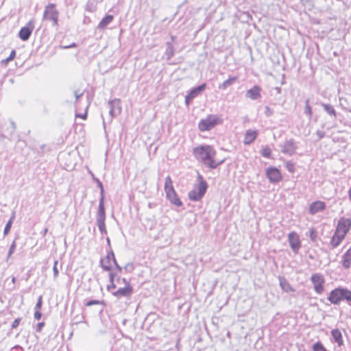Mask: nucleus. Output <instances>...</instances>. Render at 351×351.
Wrapping results in <instances>:
<instances>
[{
    "label": "nucleus",
    "mask_w": 351,
    "mask_h": 351,
    "mask_svg": "<svg viewBox=\"0 0 351 351\" xmlns=\"http://www.w3.org/2000/svg\"><path fill=\"white\" fill-rule=\"evenodd\" d=\"M12 254H10V252H8V258H9L11 256H12Z\"/></svg>",
    "instance_id": "69168bd1"
},
{
    "label": "nucleus",
    "mask_w": 351,
    "mask_h": 351,
    "mask_svg": "<svg viewBox=\"0 0 351 351\" xmlns=\"http://www.w3.org/2000/svg\"><path fill=\"white\" fill-rule=\"evenodd\" d=\"M15 249H16V243H15V241H14L12 242V243L11 244V245L10 246L8 252H10V254H13L15 251Z\"/></svg>",
    "instance_id": "de8ad7c7"
},
{
    "label": "nucleus",
    "mask_w": 351,
    "mask_h": 351,
    "mask_svg": "<svg viewBox=\"0 0 351 351\" xmlns=\"http://www.w3.org/2000/svg\"><path fill=\"white\" fill-rule=\"evenodd\" d=\"M258 134V131L256 130H247L243 140L244 144L250 145L251 143H252L256 140Z\"/></svg>",
    "instance_id": "6ab92c4d"
},
{
    "label": "nucleus",
    "mask_w": 351,
    "mask_h": 351,
    "mask_svg": "<svg viewBox=\"0 0 351 351\" xmlns=\"http://www.w3.org/2000/svg\"><path fill=\"white\" fill-rule=\"evenodd\" d=\"M219 123V118L216 115L210 114L199 121L198 128L201 132L209 131Z\"/></svg>",
    "instance_id": "39448f33"
},
{
    "label": "nucleus",
    "mask_w": 351,
    "mask_h": 351,
    "mask_svg": "<svg viewBox=\"0 0 351 351\" xmlns=\"http://www.w3.org/2000/svg\"><path fill=\"white\" fill-rule=\"evenodd\" d=\"M108 106L110 108L109 114L110 115V119L119 114L121 112V100L119 99H114L108 101Z\"/></svg>",
    "instance_id": "ddd939ff"
},
{
    "label": "nucleus",
    "mask_w": 351,
    "mask_h": 351,
    "mask_svg": "<svg viewBox=\"0 0 351 351\" xmlns=\"http://www.w3.org/2000/svg\"><path fill=\"white\" fill-rule=\"evenodd\" d=\"M237 79L238 77L236 76L230 77L228 80H225L222 84L219 85V89H227V88L232 86L237 80Z\"/></svg>",
    "instance_id": "bb28decb"
},
{
    "label": "nucleus",
    "mask_w": 351,
    "mask_h": 351,
    "mask_svg": "<svg viewBox=\"0 0 351 351\" xmlns=\"http://www.w3.org/2000/svg\"><path fill=\"white\" fill-rule=\"evenodd\" d=\"M206 84L203 83L199 86L192 88L189 92V95L193 98L195 99L196 97L199 95L202 92H204L206 88Z\"/></svg>",
    "instance_id": "412c9836"
},
{
    "label": "nucleus",
    "mask_w": 351,
    "mask_h": 351,
    "mask_svg": "<svg viewBox=\"0 0 351 351\" xmlns=\"http://www.w3.org/2000/svg\"><path fill=\"white\" fill-rule=\"evenodd\" d=\"M114 16L111 14L106 15L99 23L97 28L99 29H105L113 20Z\"/></svg>",
    "instance_id": "393cba45"
},
{
    "label": "nucleus",
    "mask_w": 351,
    "mask_h": 351,
    "mask_svg": "<svg viewBox=\"0 0 351 351\" xmlns=\"http://www.w3.org/2000/svg\"><path fill=\"white\" fill-rule=\"evenodd\" d=\"M14 218V216L13 215L11 217V218L9 219V221L7 222V223L5 224V228L3 230L4 235H7L9 233V232L10 231Z\"/></svg>",
    "instance_id": "2f4dec72"
},
{
    "label": "nucleus",
    "mask_w": 351,
    "mask_h": 351,
    "mask_svg": "<svg viewBox=\"0 0 351 351\" xmlns=\"http://www.w3.org/2000/svg\"><path fill=\"white\" fill-rule=\"evenodd\" d=\"M193 98L189 95L187 94L186 96H185V104L186 106H189L190 105V104L191 103V101H193Z\"/></svg>",
    "instance_id": "37998d69"
},
{
    "label": "nucleus",
    "mask_w": 351,
    "mask_h": 351,
    "mask_svg": "<svg viewBox=\"0 0 351 351\" xmlns=\"http://www.w3.org/2000/svg\"><path fill=\"white\" fill-rule=\"evenodd\" d=\"M193 154L198 161L210 169L217 168L224 162V160L218 162L215 160L217 152L213 147L209 145H201L193 148Z\"/></svg>",
    "instance_id": "f257e3e1"
},
{
    "label": "nucleus",
    "mask_w": 351,
    "mask_h": 351,
    "mask_svg": "<svg viewBox=\"0 0 351 351\" xmlns=\"http://www.w3.org/2000/svg\"><path fill=\"white\" fill-rule=\"evenodd\" d=\"M117 276V271H112V270L109 273V281L114 282L115 278Z\"/></svg>",
    "instance_id": "ea45409f"
},
{
    "label": "nucleus",
    "mask_w": 351,
    "mask_h": 351,
    "mask_svg": "<svg viewBox=\"0 0 351 351\" xmlns=\"http://www.w3.org/2000/svg\"><path fill=\"white\" fill-rule=\"evenodd\" d=\"M197 180L199 181L198 183H201L202 182H206L204 180L203 176L199 173L197 174Z\"/></svg>",
    "instance_id": "603ef678"
},
{
    "label": "nucleus",
    "mask_w": 351,
    "mask_h": 351,
    "mask_svg": "<svg viewBox=\"0 0 351 351\" xmlns=\"http://www.w3.org/2000/svg\"><path fill=\"white\" fill-rule=\"evenodd\" d=\"M113 262V264L114 265V267H117V265H119L116 258H115V256H114V258L112 259V261Z\"/></svg>",
    "instance_id": "bf43d9fd"
},
{
    "label": "nucleus",
    "mask_w": 351,
    "mask_h": 351,
    "mask_svg": "<svg viewBox=\"0 0 351 351\" xmlns=\"http://www.w3.org/2000/svg\"><path fill=\"white\" fill-rule=\"evenodd\" d=\"M304 113L308 117L309 119H311L313 111L311 107L309 105L308 99H306L305 101Z\"/></svg>",
    "instance_id": "7c9ffc66"
},
{
    "label": "nucleus",
    "mask_w": 351,
    "mask_h": 351,
    "mask_svg": "<svg viewBox=\"0 0 351 351\" xmlns=\"http://www.w3.org/2000/svg\"><path fill=\"white\" fill-rule=\"evenodd\" d=\"M117 285L114 283V282L110 281V284L107 285V290L108 291H111L112 289H116Z\"/></svg>",
    "instance_id": "c03bdc74"
},
{
    "label": "nucleus",
    "mask_w": 351,
    "mask_h": 351,
    "mask_svg": "<svg viewBox=\"0 0 351 351\" xmlns=\"http://www.w3.org/2000/svg\"><path fill=\"white\" fill-rule=\"evenodd\" d=\"M285 167H286L287 169L289 172H291V173H293L294 172V171H295V165H294V163L292 161H287L286 162Z\"/></svg>",
    "instance_id": "f704fd0d"
},
{
    "label": "nucleus",
    "mask_w": 351,
    "mask_h": 351,
    "mask_svg": "<svg viewBox=\"0 0 351 351\" xmlns=\"http://www.w3.org/2000/svg\"><path fill=\"white\" fill-rule=\"evenodd\" d=\"M117 278V282H119V281H120V280H121V277H120L119 276H118V275H117V278Z\"/></svg>",
    "instance_id": "e2e57ef3"
},
{
    "label": "nucleus",
    "mask_w": 351,
    "mask_h": 351,
    "mask_svg": "<svg viewBox=\"0 0 351 351\" xmlns=\"http://www.w3.org/2000/svg\"><path fill=\"white\" fill-rule=\"evenodd\" d=\"M94 182L97 184V186L99 188L100 190V198H99V204H104V188L103 186L102 182L98 179V178H94Z\"/></svg>",
    "instance_id": "cd10ccee"
},
{
    "label": "nucleus",
    "mask_w": 351,
    "mask_h": 351,
    "mask_svg": "<svg viewBox=\"0 0 351 351\" xmlns=\"http://www.w3.org/2000/svg\"><path fill=\"white\" fill-rule=\"evenodd\" d=\"M134 292L132 285H128L127 287L119 288L117 291L112 293V295L117 298H130Z\"/></svg>",
    "instance_id": "4468645a"
},
{
    "label": "nucleus",
    "mask_w": 351,
    "mask_h": 351,
    "mask_svg": "<svg viewBox=\"0 0 351 351\" xmlns=\"http://www.w3.org/2000/svg\"><path fill=\"white\" fill-rule=\"evenodd\" d=\"M101 304H104V302L98 300H89L86 301L84 304L86 306H91L93 305H97Z\"/></svg>",
    "instance_id": "72a5a7b5"
},
{
    "label": "nucleus",
    "mask_w": 351,
    "mask_h": 351,
    "mask_svg": "<svg viewBox=\"0 0 351 351\" xmlns=\"http://www.w3.org/2000/svg\"><path fill=\"white\" fill-rule=\"evenodd\" d=\"M341 264L344 269L350 268L351 265V245L343 255Z\"/></svg>",
    "instance_id": "4be33fe9"
},
{
    "label": "nucleus",
    "mask_w": 351,
    "mask_h": 351,
    "mask_svg": "<svg viewBox=\"0 0 351 351\" xmlns=\"http://www.w3.org/2000/svg\"><path fill=\"white\" fill-rule=\"evenodd\" d=\"M167 60H170L174 56V47L171 42H167L166 43V50L165 52Z\"/></svg>",
    "instance_id": "c85d7f7f"
},
{
    "label": "nucleus",
    "mask_w": 351,
    "mask_h": 351,
    "mask_svg": "<svg viewBox=\"0 0 351 351\" xmlns=\"http://www.w3.org/2000/svg\"><path fill=\"white\" fill-rule=\"evenodd\" d=\"M43 304V298L40 295L35 306V310H40Z\"/></svg>",
    "instance_id": "58836bf2"
},
{
    "label": "nucleus",
    "mask_w": 351,
    "mask_h": 351,
    "mask_svg": "<svg viewBox=\"0 0 351 351\" xmlns=\"http://www.w3.org/2000/svg\"><path fill=\"white\" fill-rule=\"evenodd\" d=\"M12 282L14 284L16 282V278L14 276L12 277Z\"/></svg>",
    "instance_id": "680f3d73"
},
{
    "label": "nucleus",
    "mask_w": 351,
    "mask_h": 351,
    "mask_svg": "<svg viewBox=\"0 0 351 351\" xmlns=\"http://www.w3.org/2000/svg\"><path fill=\"white\" fill-rule=\"evenodd\" d=\"M74 95H75L76 101H77L78 99L80 98L82 96L83 93H79L78 91H75L74 92Z\"/></svg>",
    "instance_id": "8fccbe9b"
},
{
    "label": "nucleus",
    "mask_w": 351,
    "mask_h": 351,
    "mask_svg": "<svg viewBox=\"0 0 351 351\" xmlns=\"http://www.w3.org/2000/svg\"><path fill=\"white\" fill-rule=\"evenodd\" d=\"M47 228L44 229V230L42 232L43 235L45 236L47 234Z\"/></svg>",
    "instance_id": "052dcab7"
},
{
    "label": "nucleus",
    "mask_w": 351,
    "mask_h": 351,
    "mask_svg": "<svg viewBox=\"0 0 351 351\" xmlns=\"http://www.w3.org/2000/svg\"><path fill=\"white\" fill-rule=\"evenodd\" d=\"M91 175H92V177H93V180H94V178H96L95 177V176L93 173H91Z\"/></svg>",
    "instance_id": "774afa93"
},
{
    "label": "nucleus",
    "mask_w": 351,
    "mask_h": 351,
    "mask_svg": "<svg viewBox=\"0 0 351 351\" xmlns=\"http://www.w3.org/2000/svg\"><path fill=\"white\" fill-rule=\"evenodd\" d=\"M208 186L206 182H202L196 184L194 189L189 191L188 194L189 199L194 202L201 200L206 193Z\"/></svg>",
    "instance_id": "20e7f679"
},
{
    "label": "nucleus",
    "mask_w": 351,
    "mask_h": 351,
    "mask_svg": "<svg viewBox=\"0 0 351 351\" xmlns=\"http://www.w3.org/2000/svg\"><path fill=\"white\" fill-rule=\"evenodd\" d=\"M327 300L332 304L338 305L342 300L351 302V291L346 288L339 287L332 290L327 297Z\"/></svg>",
    "instance_id": "f03ea898"
},
{
    "label": "nucleus",
    "mask_w": 351,
    "mask_h": 351,
    "mask_svg": "<svg viewBox=\"0 0 351 351\" xmlns=\"http://www.w3.org/2000/svg\"><path fill=\"white\" fill-rule=\"evenodd\" d=\"M279 282L281 289L284 291L288 293L294 291L289 282L285 278L279 277Z\"/></svg>",
    "instance_id": "a878e982"
},
{
    "label": "nucleus",
    "mask_w": 351,
    "mask_h": 351,
    "mask_svg": "<svg viewBox=\"0 0 351 351\" xmlns=\"http://www.w3.org/2000/svg\"><path fill=\"white\" fill-rule=\"evenodd\" d=\"M106 210L104 204H99L98 210L96 216V223L101 234H107L105 224Z\"/></svg>",
    "instance_id": "0eeeda50"
},
{
    "label": "nucleus",
    "mask_w": 351,
    "mask_h": 351,
    "mask_svg": "<svg viewBox=\"0 0 351 351\" xmlns=\"http://www.w3.org/2000/svg\"><path fill=\"white\" fill-rule=\"evenodd\" d=\"M44 326H45V323L44 322H39V323H38L37 326H36V331L37 332H40Z\"/></svg>",
    "instance_id": "09e8293b"
},
{
    "label": "nucleus",
    "mask_w": 351,
    "mask_h": 351,
    "mask_svg": "<svg viewBox=\"0 0 351 351\" xmlns=\"http://www.w3.org/2000/svg\"><path fill=\"white\" fill-rule=\"evenodd\" d=\"M261 88L258 85H255L246 92L245 97L252 100H256L261 96Z\"/></svg>",
    "instance_id": "a211bd4d"
},
{
    "label": "nucleus",
    "mask_w": 351,
    "mask_h": 351,
    "mask_svg": "<svg viewBox=\"0 0 351 351\" xmlns=\"http://www.w3.org/2000/svg\"><path fill=\"white\" fill-rule=\"evenodd\" d=\"M316 134L318 137V139L320 140L325 136L326 133H325V132H324L322 130H317L316 132Z\"/></svg>",
    "instance_id": "a18cd8bd"
},
{
    "label": "nucleus",
    "mask_w": 351,
    "mask_h": 351,
    "mask_svg": "<svg viewBox=\"0 0 351 351\" xmlns=\"http://www.w3.org/2000/svg\"><path fill=\"white\" fill-rule=\"evenodd\" d=\"M351 228V219L341 217L337 223L335 231L346 236Z\"/></svg>",
    "instance_id": "9b49d317"
},
{
    "label": "nucleus",
    "mask_w": 351,
    "mask_h": 351,
    "mask_svg": "<svg viewBox=\"0 0 351 351\" xmlns=\"http://www.w3.org/2000/svg\"><path fill=\"white\" fill-rule=\"evenodd\" d=\"M41 317H42V313L40 312V310H35L34 318L36 320H39V319H40Z\"/></svg>",
    "instance_id": "49530a36"
},
{
    "label": "nucleus",
    "mask_w": 351,
    "mask_h": 351,
    "mask_svg": "<svg viewBox=\"0 0 351 351\" xmlns=\"http://www.w3.org/2000/svg\"><path fill=\"white\" fill-rule=\"evenodd\" d=\"M124 269L127 271L128 269H133V265L132 263H127L124 267Z\"/></svg>",
    "instance_id": "3c124183"
},
{
    "label": "nucleus",
    "mask_w": 351,
    "mask_h": 351,
    "mask_svg": "<svg viewBox=\"0 0 351 351\" xmlns=\"http://www.w3.org/2000/svg\"><path fill=\"white\" fill-rule=\"evenodd\" d=\"M264 113H265V115L267 117H269L273 115L274 110L271 108H269V106H267L265 107V112H264Z\"/></svg>",
    "instance_id": "4c0bfd02"
},
{
    "label": "nucleus",
    "mask_w": 351,
    "mask_h": 351,
    "mask_svg": "<svg viewBox=\"0 0 351 351\" xmlns=\"http://www.w3.org/2000/svg\"><path fill=\"white\" fill-rule=\"evenodd\" d=\"M311 280L313 285L314 290L317 294H322L324 290V278L321 274H313L311 277Z\"/></svg>",
    "instance_id": "6e6552de"
},
{
    "label": "nucleus",
    "mask_w": 351,
    "mask_h": 351,
    "mask_svg": "<svg viewBox=\"0 0 351 351\" xmlns=\"http://www.w3.org/2000/svg\"><path fill=\"white\" fill-rule=\"evenodd\" d=\"M271 154V150L268 146L265 147L261 151V154L265 158H270Z\"/></svg>",
    "instance_id": "473e14b6"
},
{
    "label": "nucleus",
    "mask_w": 351,
    "mask_h": 351,
    "mask_svg": "<svg viewBox=\"0 0 351 351\" xmlns=\"http://www.w3.org/2000/svg\"><path fill=\"white\" fill-rule=\"evenodd\" d=\"M58 264V261L57 260L55 261L54 263H53V276H54L55 278H57L58 276V274H59V271H58V269L57 267Z\"/></svg>",
    "instance_id": "e433bc0d"
},
{
    "label": "nucleus",
    "mask_w": 351,
    "mask_h": 351,
    "mask_svg": "<svg viewBox=\"0 0 351 351\" xmlns=\"http://www.w3.org/2000/svg\"><path fill=\"white\" fill-rule=\"evenodd\" d=\"M116 269H117V272H121L122 270H123V268L119 265H117V267H115Z\"/></svg>",
    "instance_id": "13d9d810"
},
{
    "label": "nucleus",
    "mask_w": 351,
    "mask_h": 351,
    "mask_svg": "<svg viewBox=\"0 0 351 351\" xmlns=\"http://www.w3.org/2000/svg\"><path fill=\"white\" fill-rule=\"evenodd\" d=\"M346 236L335 231L334 234L332 235L330 244L332 249L338 247L341 241L344 239Z\"/></svg>",
    "instance_id": "aec40b11"
},
{
    "label": "nucleus",
    "mask_w": 351,
    "mask_h": 351,
    "mask_svg": "<svg viewBox=\"0 0 351 351\" xmlns=\"http://www.w3.org/2000/svg\"><path fill=\"white\" fill-rule=\"evenodd\" d=\"M121 281L124 283L125 287H127L128 285H131L130 282L128 280L125 278H121Z\"/></svg>",
    "instance_id": "864d4df0"
},
{
    "label": "nucleus",
    "mask_w": 351,
    "mask_h": 351,
    "mask_svg": "<svg viewBox=\"0 0 351 351\" xmlns=\"http://www.w3.org/2000/svg\"><path fill=\"white\" fill-rule=\"evenodd\" d=\"M77 47L76 43H72V44H71L70 45L65 46V47H64L63 48H64V49H69V48H73V47Z\"/></svg>",
    "instance_id": "5fc2aeb1"
},
{
    "label": "nucleus",
    "mask_w": 351,
    "mask_h": 351,
    "mask_svg": "<svg viewBox=\"0 0 351 351\" xmlns=\"http://www.w3.org/2000/svg\"><path fill=\"white\" fill-rule=\"evenodd\" d=\"M86 116H87L86 112H85L84 114H76V117H81V118H82L84 119H85L86 118Z\"/></svg>",
    "instance_id": "4d7b16f0"
},
{
    "label": "nucleus",
    "mask_w": 351,
    "mask_h": 351,
    "mask_svg": "<svg viewBox=\"0 0 351 351\" xmlns=\"http://www.w3.org/2000/svg\"><path fill=\"white\" fill-rule=\"evenodd\" d=\"M309 237L312 241H315L316 237H317V233L314 229H311L310 230Z\"/></svg>",
    "instance_id": "a19ab883"
},
{
    "label": "nucleus",
    "mask_w": 351,
    "mask_h": 351,
    "mask_svg": "<svg viewBox=\"0 0 351 351\" xmlns=\"http://www.w3.org/2000/svg\"><path fill=\"white\" fill-rule=\"evenodd\" d=\"M326 208L325 202L317 200L312 202L308 207V213L311 215H315L319 212L324 211Z\"/></svg>",
    "instance_id": "2eb2a0df"
},
{
    "label": "nucleus",
    "mask_w": 351,
    "mask_h": 351,
    "mask_svg": "<svg viewBox=\"0 0 351 351\" xmlns=\"http://www.w3.org/2000/svg\"><path fill=\"white\" fill-rule=\"evenodd\" d=\"M16 56V51L15 50H12L10 54V56L5 58V60H3L1 62L4 63H7L11 60H12Z\"/></svg>",
    "instance_id": "c9c22d12"
},
{
    "label": "nucleus",
    "mask_w": 351,
    "mask_h": 351,
    "mask_svg": "<svg viewBox=\"0 0 351 351\" xmlns=\"http://www.w3.org/2000/svg\"><path fill=\"white\" fill-rule=\"evenodd\" d=\"M58 16L59 12L56 9V5L54 3H50L45 7L43 19L51 21L53 26L58 25Z\"/></svg>",
    "instance_id": "423d86ee"
},
{
    "label": "nucleus",
    "mask_w": 351,
    "mask_h": 351,
    "mask_svg": "<svg viewBox=\"0 0 351 351\" xmlns=\"http://www.w3.org/2000/svg\"><path fill=\"white\" fill-rule=\"evenodd\" d=\"M289 245L295 253H298L301 247V241L298 234L295 232H291L288 234Z\"/></svg>",
    "instance_id": "f8f14e48"
},
{
    "label": "nucleus",
    "mask_w": 351,
    "mask_h": 351,
    "mask_svg": "<svg viewBox=\"0 0 351 351\" xmlns=\"http://www.w3.org/2000/svg\"><path fill=\"white\" fill-rule=\"evenodd\" d=\"M34 29V19H31L19 32V37L23 41L27 40Z\"/></svg>",
    "instance_id": "1a4fd4ad"
},
{
    "label": "nucleus",
    "mask_w": 351,
    "mask_h": 351,
    "mask_svg": "<svg viewBox=\"0 0 351 351\" xmlns=\"http://www.w3.org/2000/svg\"><path fill=\"white\" fill-rule=\"evenodd\" d=\"M266 177L271 183H277L282 179L280 171L275 167H269L265 171Z\"/></svg>",
    "instance_id": "9d476101"
},
{
    "label": "nucleus",
    "mask_w": 351,
    "mask_h": 351,
    "mask_svg": "<svg viewBox=\"0 0 351 351\" xmlns=\"http://www.w3.org/2000/svg\"><path fill=\"white\" fill-rule=\"evenodd\" d=\"M313 351H327L322 342L317 341L312 346Z\"/></svg>",
    "instance_id": "c756f323"
},
{
    "label": "nucleus",
    "mask_w": 351,
    "mask_h": 351,
    "mask_svg": "<svg viewBox=\"0 0 351 351\" xmlns=\"http://www.w3.org/2000/svg\"><path fill=\"white\" fill-rule=\"evenodd\" d=\"M10 125H11V127H12V130H11L10 133H12L14 131L15 128H16V125H15V123L14 121H10Z\"/></svg>",
    "instance_id": "6e6d98bb"
},
{
    "label": "nucleus",
    "mask_w": 351,
    "mask_h": 351,
    "mask_svg": "<svg viewBox=\"0 0 351 351\" xmlns=\"http://www.w3.org/2000/svg\"><path fill=\"white\" fill-rule=\"evenodd\" d=\"M106 241H107L108 245H110V240L108 237L106 239Z\"/></svg>",
    "instance_id": "0e129e2a"
},
{
    "label": "nucleus",
    "mask_w": 351,
    "mask_h": 351,
    "mask_svg": "<svg viewBox=\"0 0 351 351\" xmlns=\"http://www.w3.org/2000/svg\"><path fill=\"white\" fill-rule=\"evenodd\" d=\"M331 335L334 341L337 343L338 346H341L343 344L341 332L338 328L332 330Z\"/></svg>",
    "instance_id": "5701e85b"
},
{
    "label": "nucleus",
    "mask_w": 351,
    "mask_h": 351,
    "mask_svg": "<svg viewBox=\"0 0 351 351\" xmlns=\"http://www.w3.org/2000/svg\"><path fill=\"white\" fill-rule=\"evenodd\" d=\"M280 147L281 152L283 154L290 156L293 155L297 149V147L295 145L294 141L293 139L286 141L282 145H280Z\"/></svg>",
    "instance_id": "dca6fc26"
},
{
    "label": "nucleus",
    "mask_w": 351,
    "mask_h": 351,
    "mask_svg": "<svg viewBox=\"0 0 351 351\" xmlns=\"http://www.w3.org/2000/svg\"><path fill=\"white\" fill-rule=\"evenodd\" d=\"M171 42H173L175 39V37L173 36H171Z\"/></svg>",
    "instance_id": "338daca9"
},
{
    "label": "nucleus",
    "mask_w": 351,
    "mask_h": 351,
    "mask_svg": "<svg viewBox=\"0 0 351 351\" xmlns=\"http://www.w3.org/2000/svg\"><path fill=\"white\" fill-rule=\"evenodd\" d=\"M21 321V318H16V319H15L14 321L12 322V324L11 325V328H16L19 325Z\"/></svg>",
    "instance_id": "79ce46f5"
},
{
    "label": "nucleus",
    "mask_w": 351,
    "mask_h": 351,
    "mask_svg": "<svg viewBox=\"0 0 351 351\" xmlns=\"http://www.w3.org/2000/svg\"><path fill=\"white\" fill-rule=\"evenodd\" d=\"M321 106H322L324 110L334 119L337 118V112L334 107L330 104H324L322 103Z\"/></svg>",
    "instance_id": "b1692460"
},
{
    "label": "nucleus",
    "mask_w": 351,
    "mask_h": 351,
    "mask_svg": "<svg viewBox=\"0 0 351 351\" xmlns=\"http://www.w3.org/2000/svg\"><path fill=\"white\" fill-rule=\"evenodd\" d=\"M114 254L112 250L108 252L105 258L100 259V265L104 271H110L112 266L110 265L111 260L114 258Z\"/></svg>",
    "instance_id": "f3484780"
},
{
    "label": "nucleus",
    "mask_w": 351,
    "mask_h": 351,
    "mask_svg": "<svg viewBox=\"0 0 351 351\" xmlns=\"http://www.w3.org/2000/svg\"><path fill=\"white\" fill-rule=\"evenodd\" d=\"M165 192L166 194L167 199L173 205L176 206H182V202L177 195L174 187L173 186V182L170 176L165 178Z\"/></svg>",
    "instance_id": "7ed1b4c3"
}]
</instances>
